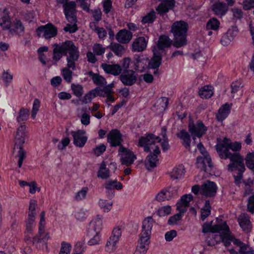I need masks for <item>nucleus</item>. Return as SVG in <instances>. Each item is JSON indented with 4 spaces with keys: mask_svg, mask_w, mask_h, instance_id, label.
<instances>
[{
    "mask_svg": "<svg viewBox=\"0 0 254 254\" xmlns=\"http://www.w3.org/2000/svg\"><path fill=\"white\" fill-rule=\"evenodd\" d=\"M67 0H58L57 2L62 3L64 7V13L66 18L71 24H68L64 28V31L70 33L75 32L77 30L75 23L76 18L75 16L76 4L74 1L67 2ZM80 4V6L85 11L89 9V0H77Z\"/></svg>",
    "mask_w": 254,
    "mask_h": 254,
    "instance_id": "20e7f679",
    "label": "nucleus"
},
{
    "mask_svg": "<svg viewBox=\"0 0 254 254\" xmlns=\"http://www.w3.org/2000/svg\"><path fill=\"white\" fill-rule=\"evenodd\" d=\"M40 107V101L38 99H35L34 100L32 109L31 112V117L33 119L36 118V115L39 110Z\"/></svg>",
    "mask_w": 254,
    "mask_h": 254,
    "instance_id": "e2e57ef3",
    "label": "nucleus"
},
{
    "mask_svg": "<svg viewBox=\"0 0 254 254\" xmlns=\"http://www.w3.org/2000/svg\"><path fill=\"white\" fill-rule=\"evenodd\" d=\"M196 166L201 171L205 172L207 167H211V159L209 156H199L196 159Z\"/></svg>",
    "mask_w": 254,
    "mask_h": 254,
    "instance_id": "393cba45",
    "label": "nucleus"
},
{
    "mask_svg": "<svg viewBox=\"0 0 254 254\" xmlns=\"http://www.w3.org/2000/svg\"><path fill=\"white\" fill-rule=\"evenodd\" d=\"M174 0H162V3L157 7L156 10L160 14H163L173 8Z\"/></svg>",
    "mask_w": 254,
    "mask_h": 254,
    "instance_id": "bb28decb",
    "label": "nucleus"
},
{
    "mask_svg": "<svg viewBox=\"0 0 254 254\" xmlns=\"http://www.w3.org/2000/svg\"><path fill=\"white\" fill-rule=\"evenodd\" d=\"M132 34L126 29L120 30L116 35V39L120 43H127L131 39Z\"/></svg>",
    "mask_w": 254,
    "mask_h": 254,
    "instance_id": "c85d7f7f",
    "label": "nucleus"
},
{
    "mask_svg": "<svg viewBox=\"0 0 254 254\" xmlns=\"http://www.w3.org/2000/svg\"><path fill=\"white\" fill-rule=\"evenodd\" d=\"M178 189L176 187H169L160 191L155 196V199L158 201L169 200L177 194Z\"/></svg>",
    "mask_w": 254,
    "mask_h": 254,
    "instance_id": "4468645a",
    "label": "nucleus"
},
{
    "mask_svg": "<svg viewBox=\"0 0 254 254\" xmlns=\"http://www.w3.org/2000/svg\"><path fill=\"white\" fill-rule=\"evenodd\" d=\"M28 138V131L25 125H21L17 129L15 137L14 151L17 152L19 158L18 165L19 167L22 166L23 160L25 156V152L22 147V145L25 142Z\"/></svg>",
    "mask_w": 254,
    "mask_h": 254,
    "instance_id": "0eeeda50",
    "label": "nucleus"
},
{
    "mask_svg": "<svg viewBox=\"0 0 254 254\" xmlns=\"http://www.w3.org/2000/svg\"><path fill=\"white\" fill-rule=\"evenodd\" d=\"M81 123L85 126H88L90 123V116L87 113L85 109H82L81 115L79 116Z\"/></svg>",
    "mask_w": 254,
    "mask_h": 254,
    "instance_id": "49530a36",
    "label": "nucleus"
},
{
    "mask_svg": "<svg viewBox=\"0 0 254 254\" xmlns=\"http://www.w3.org/2000/svg\"><path fill=\"white\" fill-rule=\"evenodd\" d=\"M13 79V74L8 71H4L1 75V80L4 85L7 87L12 82Z\"/></svg>",
    "mask_w": 254,
    "mask_h": 254,
    "instance_id": "c03bdc74",
    "label": "nucleus"
},
{
    "mask_svg": "<svg viewBox=\"0 0 254 254\" xmlns=\"http://www.w3.org/2000/svg\"><path fill=\"white\" fill-rule=\"evenodd\" d=\"M71 68H69L67 66L63 69V76L64 79L67 82H70L72 80V71L70 70Z\"/></svg>",
    "mask_w": 254,
    "mask_h": 254,
    "instance_id": "69168bd1",
    "label": "nucleus"
},
{
    "mask_svg": "<svg viewBox=\"0 0 254 254\" xmlns=\"http://www.w3.org/2000/svg\"><path fill=\"white\" fill-rule=\"evenodd\" d=\"M215 147L221 158L230 159L231 162L228 165V170L233 173L235 183L239 185L242 182V174L245 171L244 159L239 154H231L229 152V149L233 151H240L242 148L241 142L238 141L231 142L229 139L224 137L222 139L221 138L217 139Z\"/></svg>",
    "mask_w": 254,
    "mask_h": 254,
    "instance_id": "f257e3e1",
    "label": "nucleus"
},
{
    "mask_svg": "<svg viewBox=\"0 0 254 254\" xmlns=\"http://www.w3.org/2000/svg\"><path fill=\"white\" fill-rule=\"evenodd\" d=\"M106 146L104 144H101L96 146L93 149V152L95 155L99 156L103 154L106 151Z\"/></svg>",
    "mask_w": 254,
    "mask_h": 254,
    "instance_id": "774afa93",
    "label": "nucleus"
},
{
    "mask_svg": "<svg viewBox=\"0 0 254 254\" xmlns=\"http://www.w3.org/2000/svg\"><path fill=\"white\" fill-rule=\"evenodd\" d=\"M89 189L84 187L81 188L75 193L74 195V199L76 201H81L86 198L87 194L88 192Z\"/></svg>",
    "mask_w": 254,
    "mask_h": 254,
    "instance_id": "37998d69",
    "label": "nucleus"
},
{
    "mask_svg": "<svg viewBox=\"0 0 254 254\" xmlns=\"http://www.w3.org/2000/svg\"><path fill=\"white\" fill-rule=\"evenodd\" d=\"M171 207L169 205L159 207L157 210V214L160 217H164L171 213Z\"/></svg>",
    "mask_w": 254,
    "mask_h": 254,
    "instance_id": "603ef678",
    "label": "nucleus"
},
{
    "mask_svg": "<svg viewBox=\"0 0 254 254\" xmlns=\"http://www.w3.org/2000/svg\"><path fill=\"white\" fill-rule=\"evenodd\" d=\"M29 115V111L27 109H22L20 110L19 116L17 118L18 123L26 121Z\"/></svg>",
    "mask_w": 254,
    "mask_h": 254,
    "instance_id": "bf43d9fd",
    "label": "nucleus"
},
{
    "mask_svg": "<svg viewBox=\"0 0 254 254\" xmlns=\"http://www.w3.org/2000/svg\"><path fill=\"white\" fill-rule=\"evenodd\" d=\"M155 18V12L154 10H152L142 17L141 22L143 24L151 23L154 21Z\"/></svg>",
    "mask_w": 254,
    "mask_h": 254,
    "instance_id": "864d4df0",
    "label": "nucleus"
},
{
    "mask_svg": "<svg viewBox=\"0 0 254 254\" xmlns=\"http://www.w3.org/2000/svg\"><path fill=\"white\" fill-rule=\"evenodd\" d=\"M51 239L50 234L49 232L44 231L40 235L39 234V229H38V234L33 238L32 243L34 245L39 243L46 244V242Z\"/></svg>",
    "mask_w": 254,
    "mask_h": 254,
    "instance_id": "7c9ffc66",
    "label": "nucleus"
},
{
    "mask_svg": "<svg viewBox=\"0 0 254 254\" xmlns=\"http://www.w3.org/2000/svg\"><path fill=\"white\" fill-rule=\"evenodd\" d=\"M71 250V246L70 244L63 242L59 254H69Z\"/></svg>",
    "mask_w": 254,
    "mask_h": 254,
    "instance_id": "338daca9",
    "label": "nucleus"
},
{
    "mask_svg": "<svg viewBox=\"0 0 254 254\" xmlns=\"http://www.w3.org/2000/svg\"><path fill=\"white\" fill-rule=\"evenodd\" d=\"M220 26V22L215 18H211L206 24V29L208 30H217Z\"/></svg>",
    "mask_w": 254,
    "mask_h": 254,
    "instance_id": "de8ad7c7",
    "label": "nucleus"
},
{
    "mask_svg": "<svg viewBox=\"0 0 254 254\" xmlns=\"http://www.w3.org/2000/svg\"><path fill=\"white\" fill-rule=\"evenodd\" d=\"M0 26L3 30H8L10 35H20L24 32V27L21 22L15 19L11 20L6 10L0 11Z\"/></svg>",
    "mask_w": 254,
    "mask_h": 254,
    "instance_id": "39448f33",
    "label": "nucleus"
},
{
    "mask_svg": "<svg viewBox=\"0 0 254 254\" xmlns=\"http://www.w3.org/2000/svg\"><path fill=\"white\" fill-rule=\"evenodd\" d=\"M231 106L228 104H225L221 106L216 115L217 119L219 121H223L229 115L230 112Z\"/></svg>",
    "mask_w": 254,
    "mask_h": 254,
    "instance_id": "2f4dec72",
    "label": "nucleus"
},
{
    "mask_svg": "<svg viewBox=\"0 0 254 254\" xmlns=\"http://www.w3.org/2000/svg\"><path fill=\"white\" fill-rule=\"evenodd\" d=\"M170 177L174 179L183 178L185 174V169L183 165H178L173 168L169 173Z\"/></svg>",
    "mask_w": 254,
    "mask_h": 254,
    "instance_id": "c756f323",
    "label": "nucleus"
},
{
    "mask_svg": "<svg viewBox=\"0 0 254 254\" xmlns=\"http://www.w3.org/2000/svg\"><path fill=\"white\" fill-rule=\"evenodd\" d=\"M166 129L161 128V133L159 136L149 134L145 136L141 137L138 144L144 147L145 151H149L150 154L147 157L145 160V166L148 170L156 167L158 162L157 155L160 152L157 143L161 145L163 150H167L169 148L168 139L166 136Z\"/></svg>",
    "mask_w": 254,
    "mask_h": 254,
    "instance_id": "f03ea898",
    "label": "nucleus"
},
{
    "mask_svg": "<svg viewBox=\"0 0 254 254\" xmlns=\"http://www.w3.org/2000/svg\"><path fill=\"white\" fill-rule=\"evenodd\" d=\"M101 67L105 72L114 75H119L122 71L121 66L118 64H102Z\"/></svg>",
    "mask_w": 254,
    "mask_h": 254,
    "instance_id": "b1692460",
    "label": "nucleus"
},
{
    "mask_svg": "<svg viewBox=\"0 0 254 254\" xmlns=\"http://www.w3.org/2000/svg\"><path fill=\"white\" fill-rule=\"evenodd\" d=\"M232 240L230 243L233 242L236 246L240 247L239 253L240 254H254V251L252 250L248 245L244 244L241 242L236 240L230 234Z\"/></svg>",
    "mask_w": 254,
    "mask_h": 254,
    "instance_id": "a878e982",
    "label": "nucleus"
},
{
    "mask_svg": "<svg viewBox=\"0 0 254 254\" xmlns=\"http://www.w3.org/2000/svg\"><path fill=\"white\" fill-rule=\"evenodd\" d=\"M86 133V131L83 129H78L71 132L73 137V143L75 146L83 147L85 145L88 139Z\"/></svg>",
    "mask_w": 254,
    "mask_h": 254,
    "instance_id": "ddd939ff",
    "label": "nucleus"
},
{
    "mask_svg": "<svg viewBox=\"0 0 254 254\" xmlns=\"http://www.w3.org/2000/svg\"><path fill=\"white\" fill-rule=\"evenodd\" d=\"M188 128L194 140L196 137L200 138L203 135L207 129V127L202 122L198 121L194 123L191 119L189 120Z\"/></svg>",
    "mask_w": 254,
    "mask_h": 254,
    "instance_id": "9d476101",
    "label": "nucleus"
},
{
    "mask_svg": "<svg viewBox=\"0 0 254 254\" xmlns=\"http://www.w3.org/2000/svg\"><path fill=\"white\" fill-rule=\"evenodd\" d=\"M135 61L136 69L142 72L147 68L148 59L145 56H138L135 58Z\"/></svg>",
    "mask_w": 254,
    "mask_h": 254,
    "instance_id": "e433bc0d",
    "label": "nucleus"
},
{
    "mask_svg": "<svg viewBox=\"0 0 254 254\" xmlns=\"http://www.w3.org/2000/svg\"><path fill=\"white\" fill-rule=\"evenodd\" d=\"M102 216L100 215L93 218L90 224V231L100 233L102 228Z\"/></svg>",
    "mask_w": 254,
    "mask_h": 254,
    "instance_id": "cd10ccee",
    "label": "nucleus"
},
{
    "mask_svg": "<svg viewBox=\"0 0 254 254\" xmlns=\"http://www.w3.org/2000/svg\"><path fill=\"white\" fill-rule=\"evenodd\" d=\"M88 215V212L86 209L84 208L77 209L74 212L75 218L78 220L82 221L84 220Z\"/></svg>",
    "mask_w": 254,
    "mask_h": 254,
    "instance_id": "a18cd8bd",
    "label": "nucleus"
},
{
    "mask_svg": "<svg viewBox=\"0 0 254 254\" xmlns=\"http://www.w3.org/2000/svg\"><path fill=\"white\" fill-rule=\"evenodd\" d=\"M238 33V29L236 27L233 26L229 28L227 32L222 37L221 39V44L227 46L229 45L234 40Z\"/></svg>",
    "mask_w": 254,
    "mask_h": 254,
    "instance_id": "aec40b11",
    "label": "nucleus"
},
{
    "mask_svg": "<svg viewBox=\"0 0 254 254\" xmlns=\"http://www.w3.org/2000/svg\"><path fill=\"white\" fill-rule=\"evenodd\" d=\"M214 94L213 87L211 85H205L202 87L199 90V95L201 98H210Z\"/></svg>",
    "mask_w": 254,
    "mask_h": 254,
    "instance_id": "c9c22d12",
    "label": "nucleus"
},
{
    "mask_svg": "<svg viewBox=\"0 0 254 254\" xmlns=\"http://www.w3.org/2000/svg\"><path fill=\"white\" fill-rule=\"evenodd\" d=\"M89 232L93 237L88 241V244L90 246L99 244L101 241L100 233L92 231H89Z\"/></svg>",
    "mask_w": 254,
    "mask_h": 254,
    "instance_id": "09e8293b",
    "label": "nucleus"
},
{
    "mask_svg": "<svg viewBox=\"0 0 254 254\" xmlns=\"http://www.w3.org/2000/svg\"><path fill=\"white\" fill-rule=\"evenodd\" d=\"M36 217L35 216L27 215V217L25 222V241L28 243L30 241L32 233L36 226Z\"/></svg>",
    "mask_w": 254,
    "mask_h": 254,
    "instance_id": "dca6fc26",
    "label": "nucleus"
},
{
    "mask_svg": "<svg viewBox=\"0 0 254 254\" xmlns=\"http://www.w3.org/2000/svg\"><path fill=\"white\" fill-rule=\"evenodd\" d=\"M238 221L240 226L244 231L248 233L251 230L252 225L248 214L245 213L241 214Z\"/></svg>",
    "mask_w": 254,
    "mask_h": 254,
    "instance_id": "5701e85b",
    "label": "nucleus"
},
{
    "mask_svg": "<svg viewBox=\"0 0 254 254\" xmlns=\"http://www.w3.org/2000/svg\"><path fill=\"white\" fill-rule=\"evenodd\" d=\"M188 29V25L184 21H178L173 23L171 32L174 37L173 45L175 47L180 48L187 44Z\"/></svg>",
    "mask_w": 254,
    "mask_h": 254,
    "instance_id": "6e6552de",
    "label": "nucleus"
},
{
    "mask_svg": "<svg viewBox=\"0 0 254 254\" xmlns=\"http://www.w3.org/2000/svg\"><path fill=\"white\" fill-rule=\"evenodd\" d=\"M46 223L45 212L43 211L40 214V220L38 224V229L40 235L44 231Z\"/></svg>",
    "mask_w": 254,
    "mask_h": 254,
    "instance_id": "4d7b16f0",
    "label": "nucleus"
},
{
    "mask_svg": "<svg viewBox=\"0 0 254 254\" xmlns=\"http://www.w3.org/2000/svg\"><path fill=\"white\" fill-rule=\"evenodd\" d=\"M92 75V80L95 84L101 86L106 84V79L103 76L94 73Z\"/></svg>",
    "mask_w": 254,
    "mask_h": 254,
    "instance_id": "6e6d98bb",
    "label": "nucleus"
},
{
    "mask_svg": "<svg viewBox=\"0 0 254 254\" xmlns=\"http://www.w3.org/2000/svg\"><path fill=\"white\" fill-rule=\"evenodd\" d=\"M97 176L99 178L107 179L110 177V172L107 167L105 162H102L100 166L97 173Z\"/></svg>",
    "mask_w": 254,
    "mask_h": 254,
    "instance_id": "72a5a7b5",
    "label": "nucleus"
},
{
    "mask_svg": "<svg viewBox=\"0 0 254 254\" xmlns=\"http://www.w3.org/2000/svg\"><path fill=\"white\" fill-rule=\"evenodd\" d=\"M211 212L210 203L208 201H206L204 206L201 209V218L204 220Z\"/></svg>",
    "mask_w": 254,
    "mask_h": 254,
    "instance_id": "8fccbe9b",
    "label": "nucleus"
},
{
    "mask_svg": "<svg viewBox=\"0 0 254 254\" xmlns=\"http://www.w3.org/2000/svg\"><path fill=\"white\" fill-rule=\"evenodd\" d=\"M137 77V75L132 70L124 72L121 75L120 78L122 83L126 85H131L134 84Z\"/></svg>",
    "mask_w": 254,
    "mask_h": 254,
    "instance_id": "a211bd4d",
    "label": "nucleus"
},
{
    "mask_svg": "<svg viewBox=\"0 0 254 254\" xmlns=\"http://www.w3.org/2000/svg\"><path fill=\"white\" fill-rule=\"evenodd\" d=\"M151 234H144L141 232L140 236L138 240L137 246L148 250L150 243V237Z\"/></svg>",
    "mask_w": 254,
    "mask_h": 254,
    "instance_id": "4c0bfd02",
    "label": "nucleus"
},
{
    "mask_svg": "<svg viewBox=\"0 0 254 254\" xmlns=\"http://www.w3.org/2000/svg\"><path fill=\"white\" fill-rule=\"evenodd\" d=\"M71 88L73 94L78 97H80L83 93V87L80 84H72Z\"/></svg>",
    "mask_w": 254,
    "mask_h": 254,
    "instance_id": "13d9d810",
    "label": "nucleus"
},
{
    "mask_svg": "<svg viewBox=\"0 0 254 254\" xmlns=\"http://www.w3.org/2000/svg\"><path fill=\"white\" fill-rule=\"evenodd\" d=\"M103 187L106 193L110 197H113L114 196L115 189L120 190L123 188L122 184L117 180H109L106 181Z\"/></svg>",
    "mask_w": 254,
    "mask_h": 254,
    "instance_id": "2eb2a0df",
    "label": "nucleus"
},
{
    "mask_svg": "<svg viewBox=\"0 0 254 254\" xmlns=\"http://www.w3.org/2000/svg\"><path fill=\"white\" fill-rule=\"evenodd\" d=\"M37 205V202L36 200L31 199L29 202L28 215L29 216H36V207Z\"/></svg>",
    "mask_w": 254,
    "mask_h": 254,
    "instance_id": "052dcab7",
    "label": "nucleus"
},
{
    "mask_svg": "<svg viewBox=\"0 0 254 254\" xmlns=\"http://www.w3.org/2000/svg\"><path fill=\"white\" fill-rule=\"evenodd\" d=\"M100 208L105 212H109L112 208L113 202L105 199H100L98 201Z\"/></svg>",
    "mask_w": 254,
    "mask_h": 254,
    "instance_id": "ea45409f",
    "label": "nucleus"
},
{
    "mask_svg": "<svg viewBox=\"0 0 254 254\" xmlns=\"http://www.w3.org/2000/svg\"><path fill=\"white\" fill-rule=\"evenodd\" d=\"M177 135L182 140L183 144L186 148H188L190 146L191 141L189 133L187 131L182 130L178 133Z\"/></svg>",
    "mask_w": 254,
    "mask_h": 254,
    "instance_id": "58836bf2",
    "label": "nucleus"
},
{
    "mask_svg": "<svg viewBox=\"0 0 254 254\" xmlns=\"http://www.w3.org/2000/svg\"><path fill=\"white\" fill-rule=\"evenodd\" d=\"M179 212L171 217L168 219V223L169 225H174L178 223L179 221H180L183 216L184 215V214L185 212H182L181 211H179Z\"/></svg>",
    "mask_w": 254,
    "mask_h": 254,
    "instance_id": "0e129e2a",
    "label": "nucleus"
},
{
    "mask_svg": "<svg viewBox=\"0 0 254 254\" xmlns=\"http://www.w3.org/2000/svg\"><path fill=\"white\" fill-rule=\"evenodd\" d=\"M119 155L120 156L122 164L127 166L132 164L136 159L135 155L132 151L123 146H120L119 149Z\"/></svg>",
    "mask_w": 254,
    "mask_h": 254,
    "instance_id": "f8f14e48",
    "label": "nucleus"
},
{
    "mask_svg": "<svg viewBox=\"0 0 254 254\" xmlns=\"http://www.w3.org/2000/svg\"><path fill=\"white\" fill-rule=\"evenodd\" d=\"M193 199L191 194L183 195L176 204L177 210L182 212H186L190 201Z\"/></svg>",
    "mask_w": 254,
    "mask_h": 254,
    "instance_id": "6ab92c4d",
    "label": "nucleus"
},
{
    "mask_svg": "<svg viewBox=\"0 0 254 254\" xmlns=\"http://www.w3.org/2000/svg\"><path fill=\"white\" fill-rule=\"evenodd\" d=\"M64 54L67 56V66L71 68L72 70L75 69V62L79 58V52L73 43L70 41H67L60 45Z\"/></svg>",
    "mask_w": 254,
    "mask_h": 254,
    "instance_id": "1a4fd4ad",
    "label": "nucleus"
},
{
    "mask_svg": "<svg viewBox=\"0 0 254 254\" xmlns=\"http://www.w3.org/2000/svg\"><path fill=\"white\" fill-rule=\"evenodd\" d=\"M54 46L53 59L54 60L58 61L61 59L64 53L62 51L60 45H55Z\"/></svg>",
    "mask_w": 254,
    "mask_h": 254,
    "instance_id": "5fc2aeb1",
    "label": "nucleus"
},
{
    "mask_svg": "<svg viewBox=\"0 0 254 254\" xmlns=\"http://www.w3.org/2000/svg\"><path fill=\"white\" fill-rule=\"evenodd\" d=\"M38 36L45 39H50L57 34V29L52 24H48L38 27L36 30Z\"/></svg>",
    "mask_w": 254,
    "mask_h": 254,
    "instance_id": "9b49d317",
    "label": "nucleus"
},
{
    "mask_svg": "<svg viewBox=\"0 0 254 254\" xmlns=\"http://www.w3.org/2000/svg\"><path fill=\"white\" fill-rule=\"evenodd\" d=\"M212 9L215 14L219 16H222L226 13L228 7L225 4L217 2L214 4Z\"/></svg>",
    "mask_w": 254,
    "mask_h": 254,
    "instance_id": "f704fd0d",
    "label": "nucleus"
},
{
    "mask_svg": "<svg viewBox=\"0 0 254 254\" xmlns=\"http://www.w3.org/2000/svg\"><path fill=\"white\" fill-rule=\"evenodd\" d=\"M111 50L118 56H121L125 52L124 46L119 44H112L110 46Z\"/></svg>",
    "mask_w": 254,
    "mask_h": 254,
    "instance_id": "3c124183",
    "label": "nucleus"
},
{
    "mask_svg": "<svg viewBox=\"0 0 254 254\" xmlns=\"http://www.w3.org/2000/svg\"><path fill=\"white\" fill-rule=\"evenodd\" d=\"M153 219L151 217L145 218L142 222L141 232L144 234H151V230L154 224Z\"/></svg>",
    "mask_w": 254,
    "mask_h": 254,
    "instance_id": "473e14b6",
    "label": "nucleus"
},
{
    "mask_svg": "<svg viewBox=\"0 0 254 254\" xmlns=\"http://www.w3.org/2000/svg\"><path fill=\"white\" fill-rule=\"evenodd\" d=\"M124 228V225L122 223H120L116 225L113 231L112 235L110 237L114 238L116 240L119 241V239L122 235V231Z\"/></svg>",
    "mask_w": 254,
    "mask_h": 254,
    "instance_id": "79ce46f5",
    "label": "nucleus"
},
{
    "mask_svg": "<svg viewBox=\"0 0 254 254\" xmlns=\"http://www.w3.org/2000/svg\"><path fill=\"white\" fill-rule=\"evenodd\" d=\"M118 242V240L110 237L106 243V251L109 253L115 252L117 248Z\"/></svg>",
    "mask_w": 254,
    "mask_h": 254,
    "instance_id": "a19ab883",
    "label": "nucleus"
},
{
    "mask_svg": "<svg viewBox=\"0 0 254 254\" xmlns=\"http://www.w3.org/2000/svg\"><path fill=\"white\" fill-rule=\"evenodd\" d=\"M171 44L170 39L166 36H162L159 38L157 44L154 47L153 56L148 63L150 68H158L162 62L161 55L164 52V48L168 47Z\"/></svg>",
    "mask_w": 254,
    "mask_h": 254,
    "instance_id": "423d86ee",
    "label": "nucleus"
},
{
    "mask_svg": "<svg viewBox=\"0 0 254 254\" xmlns=\"http://www.w3.org/2000/svg\"><path fill=\"white\" fill-rule=\"evenodd\" d=\"M147 39L143 37H139L134 40L131 45L133 52H142L147 46Z\"/></svg>",
    "mask_w": 254,
    "mask_h": 254,
    "instance_id": "4be33fe9",
    "label": "nucleus"
},
{
    "mask_svg": "<svg viewBox=\"0 0 254 254\" xmlns=\"http://www.w3.org/2000/svg\"><path fill=\"white\" fill-rule=\"evenodd\" d=\"M107 141L111 146L119 145L122 141V135L117 129H112L107 135Z\"/></svg>",
    "mask_w": 254,
    "mask_h": 254,
    "instance_id": "412c9836",
    "label": "nucleus"
},
{
    "mask_svg": "<svg viewBox=\"0 0 254 254\" xmlns=\"http://www.w3.org/2000/svg\"><path fill=\"white\" fill-rule=\"evenodd\" d=\"M202 232H211L206 241L209 246H214L222 241L226 247L230 245L232 240L228 226L225 221L217 219L216 224L212 225V221L205 223L202 226Z\"/></svg>",
    "mask_w": 254,
    "mask_h": 254,
    "instance_id": "7ed1b4c3",
    "label": "nucleus"
},
{
    "mask_svg": "<svg viewBox=\"0 0 254 254\" xmlns=\"http://www.w3.org/2000/svg\"><path fill=\"white\" fill-rule=\"evenodd\" d=\"M246 160L247 167L254 173V152L249 153Z\"/></svg>",
    "mask_w": 254,
    "mask_h": 254,
    "instance_id": "680f3d73",
    "label": "nucleus"
},
{
    "mask_svg": "<svg viewBox=\"0 0 254 254\" xmlns=\"http://www.w3.org/2000/svg\"><path fill=\"white\" fill-rule=\"evenodd\" d=\"M216 184L211 181H207L201 187L200 194L206 197L213 196L217 191Z\"/></svg>",
    "mask_w": 254,
    "mask_h": 254,
    "instance_id": "f3484780",
    "label": "nucleus"
}]
</instances>
